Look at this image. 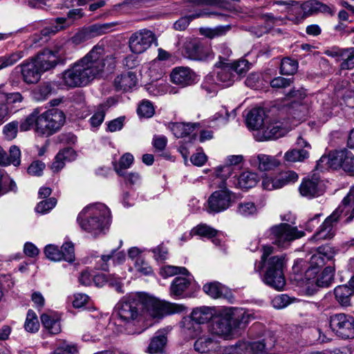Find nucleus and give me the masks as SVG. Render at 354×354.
Here are the masks:
<instances>
[{
  "mask_svg": "<svg viewBox=\"0 0 354 354\" xmlns=\"http://www.w3.org/2000/svg\"><path fill=\"white\" fill-rule=\"evenodd\" d=\"M187 270L184 267H176L172 266H166L161 268L160 274L162 277L167 278L176 274H185Z\"/></svg>",
  "mask_w": 354,
  "mask_h": 354,
  "instance_id": "680f3d73",
  "label": "nucleus"
},
{
  "mask_svg": "<svg viewBox=\"0 0 354 354\" xmlns=\"http://www.w3.org/2000/svg\"><path fill=\"white\" fill-rule=\"evenodd\" d=\"M344 149L330 153L328 156H322L317 161V169L321 171L333 169L342 168V160L345 155Z\"/></svg>",
  "mask_w": 354,
  "mask_h": 354,
  "instance_id": "aec40b11",
  "label": "nucleus"
},
{
  "mask_svg": "<svg viewBox=\"0 0 354 354\" xmlns=\"http://www.w3.org/2000/svg\"><path fill=\"white\" fill-rule=\"evenodd\" d=\"M216 233L217 231L211 227L205 224H201L194 227L188 232V234H185V236H187L188 239H191L193 235H198L200 236L207 238H214L216 235Z\"/></svg>",
  "mask_w": 354,
  "mask_h": 354,
  "instance_id": "ea45409f",
  "label": "nucleus"
},
{
  "mask_svg": "<svg viewBox=\"0 0 354 354\" xmlns=\"http://www.w3.org/2000/svg\"><path fill=\"white\" fill-rule=\"evenodd\" d=\"M213 313L211 308L208 307H201L194 309L189 317L195 324L200 326L210 320L212 317Z\"/></svg>",
  "mask_w": 354,
  "mask_h": 354,
  "instance_id": "f704fd0d",
  "label": "nucleus"
},
{
  "mask_svg": "<svg viewBox=\"0 0 354 354\" xmlns=\"http://www.w3.org/2000/svg\"><path fill=\"white\" fill-rule=\"evenodd\" d=\"M227 317L215 318L209 330L212 333L218 336L228 335L232 330V321H239L240 324H247L250 318V315L243 309H230V313Z\"/></svg>",
  "mask_w": 354,
  "mask_h": 354,
  "instance_id": "1a4fd4ad",
  "label": "nucleus"
},
{
  "mask_svg": "<svg viewBox=\"0 0 354 354\" xmlns=\"http://www.w3.org/2000/svg\"><path fill=\"white\" fill-rule=\"evenodd\" d=\"M21 163V151L15 145L12 146L9 150V156L6 151L0 147V166L13 165L17 167Z\"/></svg>",
  "mask_w": 354,
  "mask_h": 354,
  "instance_id": "c756f323",
  "label": "nucleus"
},
{
  "mask_svg": "<svg viewBox=\"0 0 354 354\" xmlns=\"http://www.w3.org/2000/svg\"><path fill=\"white\" fill-rule=\"evenodd\" d=\"M291 128L288 121L271 122L257 133V139L259 141L276 140L284 136Z\"/></svg>",
  "mask_w": 354,
  "mask_h": 354,
  "instance_id": "4468645a",
  "label": "nucleus"
},
{
  "mask_svg": "<svg viewBox=\"0 0 354 354\" xmlns=\"http://www.w3.org/2000/svg\"><path fill=\"white\" fill-rule=\"evenodd\" d=\"M267 234L272 243L281 248H288L292 241L304 236L303 231H299L296 227L288 223L273 225Z\"/></svg>",
  "mask_w": 354,
  "mask_h": 354,
  "instance_id": "6e6552de",
  "label": "nucleus"
},
{
  "mask_svg": "<svg viewBox=\"0 0 354 354\" xmlns=\"http://www.w3.org/2000/svg\"><path fill=\"white\" fill-rule=\"evenodd\" d=\"M167 342V338L163 330L157 331L151 338L147 348V352L150 354L161 353L164 351Z\"/></svg>",
  "mask_w": 354,
  "mask_h": 354,
  "instance_id": "7c9ffc66",
  "label": "nucleus"
},
{
  "mask_svg": "<svg viewBox=\"0 0 354 354\" xmlns=\"http://www.w3.org/2000/svg\"><path fill=\"white\" fill-rule=\"evenodd\" d=\"M59 51L44 50L36 56L26 59L15 69L20 68L23 81L27 84H37L41 79V75L54 68L59 62Z\"/></svg>",
  "mask_w": 354,
  "mask_h": 354,
  "instance_id": "20e7f679",
  "label": "nucleus"
},
{
  "mask_svg": "<svg viewBox=\"0 0 354 354\" xmlns=\"http://www.w3.org/2000/svg\"><path fill=\"white\" fill-rule=\"evenodd\" d=\"M65 122L63 111L57 109H49L39 113L37 133L43 136H50L58 131Z\"/></svg>",
  "mask_w": 354,
  "mask_h": 354,
  "instance_id": "0eeeda50",
  "label": "nucleus"
},
{
  "mask_svg": "<svg viewBox=\"0 0 354 354\" xmlns=\"http://www.w3.org/2000/svg\"><path fill=\"white\" fill-rule=\"evenodd\" d=\"M137 111L140 117L147 118L152 117L155 113L153 104L149 101H142Z\"/></svg>",
  "mask_w": 354,
  "mask_h": 354,
  "instance_id": "bf43d9fd",
  "label": "nucleus"
},
{
  "mask_svg": "<svg viewBox=\"0 0 354 354\" xmlns=\"http://www.w3.org/2000/svg\"><path fill=\"white\" fill-rule=\"evenodd\" d=\"M345 212V215H349V218L354 216V187L344 198L342 204L330 215L320 225L319 230L313 236L311 240L318 241L320 240L330 239L334 236L333 227L337 223L341 214Z\"/></svg>",
  "mask_w": 354,
  "mask_h": 354,
  "instance_id": "423d86ee",
  "label": "nucleus"
},
{
  "mask_svg": "<svg viewBox=\"0 0 354 354\" xmlns=\"http://www.w3.org/2000/svg\"><path fill=\"white\" fill-rule=\"evenodd\" d=\"M331 259L330 248L328 246L319 247L317 253L312 255L310 259V266L306 271V275L311 277L312 274H317L320 268Z\"/></svg>",
  "mask_w": 354,
  "mask_h": 354,
  "instance_id": "f3484780",
  "label": "nucleus"
},
{
  "mask_svg": "<svg viewBox=\"0 0 354 354\" xmlns=\"http://www.w3.org/2000/svg\"><path fill=\"white\" fill-rule=\"evenodd\" d=\"M41 322L51 334H58L61 331L59 318L55 315L43 314L41 315Z\"/></svg>",
  "mask_w": 354,
  "mask_h": 354,
  "instance_id": "c9c22d12",
  "label": "nucleus"
},
{
  "mask_svg": "<svg viewBox=\"0 0 354 354\" xmlns=\"http://www.w3.org/2000/svg\"><path fill=\"white\" fill-rule=\"evenodd\" d=\"M203 289L206 294L214 299L221 297L225 291V287L218 282L206 283Z\"/></svg>",
  "mask_w": 354,
  "mask_h": 354,
  "instance_id": "c03bdc74",
  "label": "nucleus"
},
{
  "mask_svg": "<svg viewBox=\"0 0 354 354\" xmlns=\"http://www.w3.org/2000/svg\"><path fill=\"white\" fill-rule=\"evenodd\" d=\"M274 345L272 337L263 339L261 341L253 342L250 344V350L254 353H267Z\"/></svg>",
  "mask_w": 354,
  "mask_h": 354,
  "instance_id": "58836bf2",
  "label": "nucleus"
},
{
  "mask_svg": "<svg viewBox=\"0 0 354 354\" xmlns=\"http://www.w3.org/2000/svg\"><path fill=\"white\" fill-rule=\"evenodd\" d=\"M330 327L337 336L342 339L354 338V317L344 313L330 317Z\"/></svg>",
  "mask_w": 354,
  "mask_h": 354,
  "instance_id": "9d476101",
  "label": "nucleus"
},
{
  "mask_svg": "<svg viewBox=\"0 0 354 354\" xmlns=\"http://www.w3.org/2000/svg\"><path fill=\"white\" fill-rule=\"evenodd\" d=\"M265 117L266 113L263 109L260 107L252 109L246 115V124L248 128L257 130L259 133L263 127Z\"/></svg>",
  "mask_w": 354,
  "mask_h": 354,
  "instance_id": "cd10ccee",
  "label": "nucleus"
},
{
  "mask_svg": "<svg viewBox=\"0 0 354 354\" xmlns=\"http://www.w3.org/2000/svg\"><path fill=\"white\" fill-rule=\"evenodd\" d=\"M299 192L301 196L312 198L322 194L319 187V180L317 177H313L311 179L304 180L299 187Z\"/></svg>",
  "mask_w": 354,
  "mask_h": 354,
  "instance_id": "393cba45",
  "label": "nucleus"
},
{
  "mask_svg": "<svg viewBox=\"0 0 354 354\" xmlns=\"http://www.w3.org/2000/svg\"><path fill=\"white\" fill-rule=\"evenodd\" d=\"M116 22L95 24L86 28L91 38L106 34L112 30V28L117 25Z\"/></svg>",
  "mask_w": 354,
  "mask_h": 354,
  "instance_id": "4c0bfd02",
  "label": "nucleus"
},
{
  "mask_svg": "<svg viewBox=\"0 0 354 354\" xmlns=\"http://www.w3.org/2000/svg\"><path fill=\"white\" fill-rule=\"evenodd\" d=\"M39 328V323L36 313L32 310H29L24 323L25 330L28 333H35L38 331Z\"/></svg>",
  "mask_w": 354,
  "mask_h": 354,
  "instance_id": "a18cd8bd",
  "label": "nucleus"
},
{
  "mask_svg": "<svg viewBox=\"0 0 354 354\" xmlns=\"http://www.w3.org/2000/svg\"><path fill=\"white\" fill-rule=\"evenodd\" d=\"M233 170V167L227 165H221L215 169L214 175L219 188L226 187L225 181L231 176Z\"/></svg>",
  "mask_w": 354,
  "mask_h": 354,
  "instance_id": "e433bc0d",
  "label": "nucleus"
},
{
  "mask_svg": "<svg viewBox=\"0 0 354 354\" xmlns=\"http://www.w3.org/2000/svg\"><path fill=\"white\" fill-rule=\"evenodd\" d=\"M298 63L296 60L286 57L281 62L280 71L283 75H292L296 73Z\"/></svg>",
  "mask_w": 354,
  "mask_h": 354,
  "instance_id": "49530a36",
  "label": "nucleus"
},
{
  "mask_svg": "<svg viewBox=\"0 0 354 354\" xmlns=\"http://www.w3.org/2000/svg\"><path fill=\"white\" fill-rule=\"evenodd\" d=\"M79 281L83 286H90L94 282L97 286H102L106 282L113 286L118 292H123L121 279L114 276H107L105 274L93 275L84 270L81 272Z\"/></svg>",
  "mask_w": 354,
  "mask_h": 354,
  "instance_id": "2eb2a0df",
  "label": "nucleus"
},
{
  "mask_svg": "<svg viewBox=\"0 0 354 354\" xmlns=\"http://www.w3.org/2000/svg\"><path fill=\"white\" fill-rule=\"evenodd\" d=\"M230 30V26H219L214 28H203L200 29L201 35L206 37L213 39L217 37L224 35Z\"/></svg>",
  "mask_w": 354,
  "mask_h": 354,
  "instance_id": "de8ad7c7",
  "label": "nucleus"
},
{
  "mask_svg": "<svg viewBox=\"0 0 354 354\" xmlns=\"http://www.w3.org/2000/svg\"><path fill=\"white\" fill-rule=\"evenodd\" d=\"M77 348L75 344L63 342L50 354H77Z\"/></svg>",
  "mask_w": 354,
  "mask_h": 354,
  "instance_id": "13d9d810",
  "label": "nucleus"
},
{
  "mask_svg": "<svg viewBox=\"0 0 354 354\" xmlns=\"http://www.w3.org/2000/svg\"><path fill=\"white\" fill-rule=\"evenodd\" d=\"M272 252V246L263 247L261 262L258 266H255L254 270L260 272L264 267L266 268L263 277L265 283L277 290H281L286 285L283 273L284 258L283 256H270Z\"/></svg>",
  "mask_w": 354,
  "mask_h": 354,
  "instance_id": "39448f33",
  "label": "nucleus"
},
{
  "mask_svg": "<svg viewBox=\"0 0 354 354\" xmlns=\"http://www.w3.org/2000/svg\"><path fill=\"white\" fill-rule=\"evenodd\" d=\"M259 181L258 175L252 171H245L241 173L238 177H234L230 182L235 187L241 189H248L254 187Z\"/></svg>",
  "mask_w": 354,
  "mask_h": 354,
  "instance_id": "b1692460",
  "label": "nucleus"
},
{
  "mask_svg": "<svg viewBox=\"0 0 354 354\" xmlns=\"http://www.w3.org/2000/svg\"><path fill=\"white\" fill-rule=\"evenodd\" d=\"M257 209L252 202H243L238 205L237 212L243 216H249L257 213Z\"/></svg>",
  "mask_w": 354,
  "mask_h": 354,
  "instance_id": "5fc2aeb1",
  "label": "nucleus"
},
{
  "mask_svg": "<svg viewBox=\"0 0 354 354\" xmlns=\"http://www.w3.org/2000/svg\"><path fill=\"white\" fill-rule=\"evenodd\" d=\"M224 15L216 12H210L206 9H199L195 11L194 13L183 17L177 20L174 24V28L176 30L183 31L185 30L189 23L194 19L200 17H223Z\"/></svg>",
  "mask_w": 354,
  "mask_h": 354,
  "instance_id": "412c9836",
  "label": "nucleus"
},
{
  "mask_svg": "<svg viewBox=\"0 0 354 354\" xmlns=\"http://www.w3.org/2000/svg\"><path fill=\"white\" fill-rule=\"evenodd\" d=\"M297 180L298 175L295 171H284L274 176L266 175L262 180V186L263 189L270 191L295 183Z\"/></svg>",
  "mask_w": 354,
  "mask_h": 354,
  "instance_id": "dca6fc26",
  "label": "nucleus"
},
{
  "mask_svg": "<svg viewBox=\"0 0 354 354\" xmlns=\"http://www.w3.org/2000/svg\"><path fill=\"white\" fill-rule=\"evenodd\" d=\"M184 55L196 61H207L214 57L211 46L197 39L187 41L183 47Z\"/></svg>",
  "mask_w": 354,
  "mask_h": 354,
  "instance_id": "9b49d317",
  "label": "nucleus"
},
{
  "mask_svg": "<svg viewBox=\"0 0 354 354\" xmlns=\"http://www.w3.org/2000/svg\"><path fill=\"white\" fill-rule=\"evenodd\" d=\"M25 56L22 50L16 51L9 55L0 57V71L6 67L14 65Z\"/></svg>",
  "mask_w": 354,
  "mask_h": 354,
  "instance_id": "79ce46f5",
  "label": "nucleus"
},
{
  "mask_svg": "<svg viewBox=\"0 0 354 354\" xmlns=\"http://www.w3.org/2000/svg\"><path fill=\"white\" fill-rule=\"evenodd\" d=\"M334 295L337 302L343 307L351 305V297L354 293L351 287L347 286H338L334 289Z\"/></svg>",
  "mask_w": 354,
  "mask_h": 354,
  "instance_id": "473e14b6",
  "label": "nucleus"
},
{
  "mask_svg": "<svg viewBox=\"0 0 354 354\" xmlns=\"http://www.w3.org/2000/svg\"><path fill=\"white\" fill-rule=\"evenodd\" d=\"M251 165L257 167L261 171H267L274 169L280 165V161L276 156H272L263 153L253 156L250 159Z\"/></svg>",
  "mask_w": 354,
  "mask_h": 354,
  "instance_id": "4be33fe9",
  "label": "nucleus"
},
{
  "mask_svg": "<svg viewBox=\"0 0 354 354\" xmlns=\"http://www.w3.org/2000/svg\"><path fill=\"white\" fill-rule=\"evenodd\" d=\"M106 106H107L105 104H100L98 106L96 111L90 118V123L93 127L97 128L102 123L107 109Z\"/></svg>",
  "mask_w": 354,
  "mask_h": 354,
  "instance_id": "603ef678",
  "label": "nucleus"
},
{
  "mask_svg": "<svg viewBox=\"0 0 354 354\" xmlns=\"http://www.w3.org/2000/svg\"><path fill=\"white\" fill-rule=\"evenodd\" d=\"M60 252L63 254L62 260L69 263H72L75 261V249L71 242L64 243L61 248Z\"/></svg>",
  "mask_w": 354,
  "mask_h": 354,
  "instance_id": "4d7b16f0",
  "label": "nucleus"
},
{
  "mask_svg": "<svg viewBox=\"0 0 354 354\" xmlns=\"http://www.w3.org/2000/svg\"><path fill=\"white\" fill-rule=\"evenodd\" d=\"M133 156L129 153L124 154L120 159L118 164L114 166L115 170L120 176H124V170L129 168L133 162Z\"/></svg>",
  "mask_w": 354,
  "mask_h": 354,
  "instance_id": "09e8293b",
  "label": "nucleus"
},
{
  "mask_svg": "<svg viewBox=\"0 0 354 354\" xmlns=\"http://www.w3.org/2000/svg\"><path fill=\"white\" fill-rule=\"evenodd\" d=\"M18 131V122L13 121L7 124L3 127V134L8 140L16 138Z\"/></svg>",
  "mask_w": 354,
  "mask_h": 354,
  "instance_id": "338daca9",
  "label": "nucleus"
},
{
  "mask_svg": "<svg viewBox=\"0 0 354 354\" xmlns=\"http://www.w3.org/2000/svg\"><path fill=\"white\" fill-rule=\"evenodd\" d=\"M320 1L317 0H309L301 5V8L307 15L319 13Z\"/></svg>",
  "mask_w": 354,
  "mask_h": 354,
  "instance_id": "e2e57ef3",
  "label": "nucleus"
},
{
  "mask_svg": "<svg viewBox=\"0 0 354 354\" xmlns=\"http://www.w3.org/2000/svg\"><path fill=\"white\" fill-rule=\"evenodd\" d=\"M344 54V56L341 58L342 62L340 64V68L342 70L354 68V47L346 48Z\"/></svg>",
  "mask_w": 354,
  "mask_h": 354,
  "instance_id": "3c124183",
  "label": "nucleus"
},
{
  "mask_svg": "<svg viewBox=\"0 0 354 354\" xmlns=\"http://www.w3.org/2000/svg\"><path fill=\"white\" fill-rule=\"evenodd\" d=\"M44 253L48 259L53 261H59L62 260L63 254L61 253L59 248L55 245H48L44 249Z\"/></svg>",
  "mask_w": 354,
  "mask_h": 354,
  "instance_id": "6e6d98bb",
  "label": "nucleus"
},
{
  "mask_svg": "<svg viewBox=\"0 0 354 354\" xmlns=\"http://www.w3.org/2000/svg\"><path fill=\"white\" fill-rule=\"evenodd\" d=\"M181 324L182 332L189 338L196 337L201 332V327L190 318H185Z\"/></svg>",
  "mask_w": 354,
  "mask_h": 354,
  "instance_id": "a19ab883",
  "label": "nucleus"
},
{
  "mask_svg": "<svg viewBox=\"0 0 354 354\" xmlns=\"http://www.w3.org/2000/svg\"><path fill=\"white\" fill-rule=\"evenodd\" d=\"M183 305L161 301L145 292H134L123 297L114 308V314L124 325H136L146 319L184 311Z\"/></svg>",
  "mask_w": 354,
  "mask_h": 354,
  "instance_id": "f257e3e1",
  "label": "nucleus"
},
{
  "mask_svg": "<svg viewBox=\"0 0 354 354\" xmlns=\"http://www.w3.org/2000/svg\"><path fill=\"white\" fill-rule=\"evenodd\" d=\"M233 194L226 187L214 192L207 200V211L219 213L228 209L232 203Z\"/></svg>",
  "mask_w": 354,
  "mask_h": 354,
  "instance_id": "f8f14e48",
  "label": "nucleus"
},
{
  "mask_svg": "<svg viewBox=\"0 0 354 354\" xmlns=\"http://www.w3.org/2000/svg\"><path fill=\"white\" fill-rule=\"evenodd\" d=\"M39 111L35 109L23 122H21L20 130L26 131L35 126V131L37 132V123L39 119Z\"/></svg>",
  "mask_w": 354,
  "mask_h": 354,
  "instance_id": "8fccbe9b",
  "label": "nucleus"
},
{
  "mask_svg": "<svg viewBox=\"0 0 354 354\" xmlns=\"http://www.w3.org/2000/svg\"><path fill=\"white\" fill-rule=\"evenodd\" d=\"M308 158V152L304 149H291L284 154V160L287 162L304 161Z\"/></svg>",
  "mask_w": 354,
  "mask_h": 354,
  "instance_id": "37998d69",
  "label": "nucleus"
},
{
  "mask_svg": "<svg viewBox=\"0 0 354 354\" xmlns=\"http://www.w3.org/2000/svg\"><path fill=\"white\" fill-rule=\"evenodd\" d=\"M134 266L138 272L145 275H149L153 272L151 267L142 258L136 259Z\"/></svg>",
  "mask_w": 354,
  "mask_h": 354,
  "instance_id": "774afa93",
  "label": "nucleus"
},
{
  "mask_svg": "<svg viewBox=\"0 0 354 354\" xmlns=\"http://www.w3.org/2000/svg\"><path fill=\"white\" fill-rule=\"evenodd\" d=\"M115 64L114 56L105 55L104 48L96 45L83 57L63 71L61 84L68 88L86 86L100 77L105 68L113 69Z\"/></svg>",
  "mask_w": 354,
  "mask_h": 354,
  "instance_id": "f03ea898",
  "label": "nucleus"
},
{
  "mask_svg": "<svg viewBox=\"0 0 354 354\" xmlns=\"http://www.w3.org/2000/svg\"><path fill=\"white\" fill-rule=\"evenodd\" d=\"M57 204V200L52 197L46 201L39 202L36 207L35 211L38 213L44 214L52 209Z\"/></svg>",
  "mask_w": 354,
  "mask_h": 354,
  "instance_id": "052dcab7",
  "label": "nucleus"
},
{
  "mask_svg": "<svg viewBox=\"0 0 354 354\" xmlns=\"http://www.w3.org/2000/svg\"><path fill=\"white\" fill-rule=\"evenodd\" d=\"M230 66H232L234 72L236 73L237 78L242 74L246 73L250 68V63L246 59H241L233 63H230Z\"/></svg>",
  "mask_w": 354,
  "mask_h": 354,
  "instance_id": "0e129e2a",
  "label": "nucleus"
},
{
  "mask_svg": "<svg viewBox=\"0 0 354 354\" xmlns=\"http://www.w3.org/2000/svg\"><path fill=\"white\" fill-rule=\"evenodd\" d=\"M77 222L80 228L93 238L106 233L111 223V212L103 203L90 204L78 214Z\"/></svg>",
  "mask_w": 354,
  "mask_h": 354,
  "instance_id": "7ed1b4c3",
  "label": "nucleus"
},
{
  "mask_svg": "<svg viewBox=\"0 0 354 354\" xmlns=\"http://www.w3.org/2000/svg\"><path fill=\"white\" fill-rule=\"evenodd\" d=\"M198 123L174 122L169 124V128L176 138H183L193 133Z\"/></svg>",
  "mask_w": 354,
  "mask_h": 354,
  "instance_id": "72a5a7b5",
  "label": "nucleus"
},
{
  "mask_svg": "<svg viewBox=\"0 0 354 354\" xmlns=\"http://www.w3.org/2000/svg\"><path fill=\"white\" fill-rule=\"evenodd\" d=\"M219 348L218 342L209 335L200 337L194 343V349L201 353L218 351Z\"/></svg>",
  "mask_w": 354,
  "mask_h": 354,
  "instance_id": "bb28decb",
  "label": "nucleus"
},
{
  "mask_svg": "<svg viewBox=\"0 0 354 354\" xmlns=\"http://www.w3.org/2000/svg\"><path fill=\"white\" fill-rule=\"evenodd\" d=\"M154 33L147 29H142L133 33L129 39V46L132 53L141 54L156 41Z\"/></svg>",
  "mask_w": 354,
  "mask_h": 354,
  "instance_id": "ddd939ff",
  "label": "nucleus"
},
{
  "mask_svg": "<svg viewBox=\"0 0 354 354\" xmlns=\"http://www.w3.org/2000/svg\"><path fill=\"white\" fill-rule=\"evenodd\" d=\"M183 276L176 277L170 286V292L171 295H181L192 284L194 281L193 277L187 271Z\"/></svg>",
  "mask_w": 354,
  "mask_h": 354,
  "instance_id": "a878e982",
  "label": "nucleus"
},
{
  "mask_svg": "<svg viewBox=\"0 0 354 354\" xmlns=\"http://www.w3.org/2000/svg\"><path fill=\"white\" fill-rule=\"evenodd\" d=\"M171 82L181 87L190 86L196 82V75L188 67H176L170 75Z\"/></svg>",
  "mask_w": 354,
  "mask_h": 354,
  "instance_id": "6ab92c4d",
  "label": "nucleus"
},
{
  "mask_svg": "<svg viewBox=\"0 0 354 354\" xmlns=\"http://www.w3.org/2000/svg\"><path fill=\"white\" fill-rule=\"evenodd\" d=\"M83 15L82 9L77 8L71 10L68 12L67 17L56 18L49 28L44 30V34H55L61 30L69 27L73 24L75 20L82 18Z\"/></svg>",
  "mask_w": 354,
  "mask_h": 354,
  "instance_id": "a211bd4d",
  "label": "nucleus"
},
{
  "mask_svg": "<svg viewBox=\"0 0 354 354\" xmlns=\"http://www.w3.org/2000/svg\"><path fill=\"white\" fill-rule=\"evenodd\" d=\"M236 74L234 72L230 63H223L222 66L219 67L217 71L216 80L218 84H221L223 86H230L234 81L237 80Z\"/></svg>",
  "mask_w": 354,
  "mask_h": 354,
  "instance_id": "c85d7f7f",
  "label": "nucleus"
},
{
  "mask_svg": "<svg viewBox=\"0 0 354 354\" xmlns=\"http://www.w3.org/2000/svg\"><path fill=\"white\" fill-rule=\"evenodd\" d=\"M125 257L126 256L124 252H117L116 249L112 250L109 254L102 255L100 260L97 263L98 268L104 271H108V262L111 259H113L115 263L120 264L124 261Z\"/></svg>",
  "mask_w": 354,
  "mask_h": 354,
  "instance_id": "2f4dec72",
  "label": "nucleus"
},
{
  "mask_svg": "<svg viewBox=\"0 0 354 354\" xmlns=\"http://www.w3.org/2000/svg\"><path fill=\"white\" fill-rule=\"evenodd\" d=\"M344 158H343L342 168L350 176H354V156L352 153L344 149Z\"/></svg>",
  "mask_w": 354,
  "mask_h": 354,
  "instance_id": "864d4df0",
  "label": "nucleus"
},
{
  "mask_svg": "<svg viewBox=\"0 0 354 354\" xmlns=\"http://www.w3.org/2000/svg\"><path fill=\"white\" fill-rule=\"evenodd\" d=\"M137 82L136 74L132 71H127L115 77L113 86L117 91L127 92L136 86Z\"/></svg>",
  "mask_w": 354,
  "mask_h": 354,
  "instance_id": "5701e85b",
  "label": "nucleus"
},
{
  "mask_svg": "<svg viewBox=\"0 0 354 354\" xmlns=\"http://www.w3.org/2000/svg\"><path fill=\"white\" fill-rule=\"evenodd\" d=\"M0 100H5L6 105L21 102L23 97L19 92L6 93H0Z\"/></svg>",
  "mask_w": 354,
  "mask_h": 354,
  "instance_id": "69168bd1",
  "label": "nucleus"
}]
</instances>
